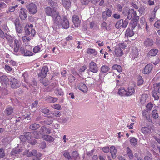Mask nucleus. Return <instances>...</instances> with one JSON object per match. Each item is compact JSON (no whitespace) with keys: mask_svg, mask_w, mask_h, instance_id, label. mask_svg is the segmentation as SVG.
Instances as JSON below:
<instances>
[{"mask_svg":"<svg viewBox=\"0 0 160 160\" xmlns=\"http://www.w3.org/2000/svg\"><path fill=\"white\" fill-rule=\"evenodd\" d=\"M123 13L125 15L128 14L127 19L129 20L132 18L133 20H137L139 19V17L136 16V12L133 9H131L128 10L127 8V10H124Z\"/></svg>","mask_w":160,"mask_h":160,"instance_id":"obj_1","label":"nucleus"},{"mask_svg":"<svg viewBox=\"0 0 160 160\" xmlns=\"http://www.w3.org/2000/svg\"><path fill=\"white\" fill-rule=\"evenodd\" d=\"M21 45V42L20 40L16 39L14 40V43L11 46L12 48L13 49L14 54L16 55H18L17 53Z\"/></svg>","mask_w":160,"mask_h":160,"instance_id":"obj_2","label":"nucleus"},{"mask_svg":"<svg viewBox=\"0 0 160 160\" xmlns=\"http://www.w3.org/2000/svg\"><path fill=\"white\" fill-rule=\"evenodd\" d=\"M45 11L47 15L51 16L52 18L58 12L52 6L51 8L49 7H46Z\"/></svg>","mask_w":160,"mask_h":160,"instance_id":"obj_3","label":"nucleus"},{"mask_svg":"<svg viewBox=\"0 0 160 160\" xmlns=\"http://www.w3.org/2000/svg\"><path fill=\"white\" fill-rule=\"evenodd\" d=\"M19 16L20 19L22 20H25L28 16V12L26 10L21 8L19 12Z\"/></svg>","mask_w":160,"mask_h":160,"instance_id":"obj_4","label":"nucleus"},{"mask_svg":"<svg viewBox=\"0 0 160 160\" xmlns=\"http://www.w3.org/2000/svg\"><path fill=\"white\" fill-rule=\"evenodd\" d=\"M64 17L62 16L61 17L58 12L52 18L54 22L58 26L62 21L63 17Z\"/></svg>","mask_w":160,"mask_h":160,"instance_id":"obj_5","label":"nucleus"},{"mask_svg":"<svg viewBox=\"0 0 160 160\" xmlns=\"http://www.w3.org/2000/svg\"><path fill=\"white\" fill-rule=\"evenodd\" d=\"M27 8L30 12L32 14L35 13L37 11V8L36 5L33 3H31L28 5Z\"/></svg>","mask_w":160,"mask_h":160,"instance_id":"obj_6","label":"nucleus"},{"mask_svg":"<svg viewBox=\"0 0 160 160\" xmlns=\"http://www.w3.org/2000/svg\"><path fill=\"white\" fill-rule=\"evenodd\" d=\"M89 70L90 71L96 73L98 72V68L96 63L93 61H91L89 64Z\"/></svg>","mask_w":160,"mask_h":160,"instance_id":"obj_7","label":"nucleus"},{"mask_svg":"<svg viewBox=\"0 0 160 160\" xmlns=\"http://www.w3.org/2000/svg\"><path fill=\"white\" fill-rule=\"evenodd\" d=\"M123 51L119 47L116 46L114 49V52L113 54L115 57H119L122 56L123 54Z\"/></svg>","mask_w":160,"mask_h":160,"instance_id":"obj_8","label":"nucleus"},{"mask_svg":"<svg viewBox=\"0 0 160 160\" xmlns=\"http://www.w3.org/2000/svg\"><path fill=\"white\" fill-rule=\"evenodd\" d=\"M58 26L62 27L63 28L67 29L69 27V21L65 17H63V19L62 21L61 22L60 24Z\"/></svg>","mask_w":160,"mask_h":160,"instance_id":"obj_9","label":"nucleus"},{"mask_svg":"<svg viewBox=\"0 0 160 160\" xmlns=\"http://www.w3.org/2000/svg\"><path fill=\"white\" fill-rule=\"evenodd\" d=\"M10 84L11 87L13 88H17L19 87L20 83L19 81L13 78H10Z\"/></svg>","mask_w":160,"mask_h":160,"instance_id":"obj_10","label":"nucleus"},{"mask_svg":"<svg viewBox=\"0 0 160 160\" xmlns=\"http://www.w3.org/2000/svg\"><path fill=\"white\" fill-rule=\"evenodd\" d=\"M31 154L33 160H40L41 159L42 154L39 152H38L36 150H33Z\"/></svg>","mask_w":160,"mask_h":160,"instance_id":"obj_11","label":"nucleus"},{"mask_svg":"<svg viewBox=\"0 0 160 160\" xmlns=\"http://www.w3.org/2000/svg\"><path fill=\"white\" fill-rule=\"evenodd\" d=\"M22 76L23 77L24 79V81L27 83L28 84V85H30L31 86H32V87H34V86H36L37 85V83L36 81L33 80L31 82H30V80H29V81H27V78L28 76V73L26 72H25L24 73L22 74Z\"/></svg>","mask_w":160,"mask_h":160,"instance_id":"obj_12","label":"nucleus"},{"mask_svg":"<svg viewBox=\"0 0 160 160\" xmlns=\"http://www.w3.org/2000/svg\"><path fill=\"white\" fill-rule=\"evenodd\" d=\"M39 132L42 137L44 135L49 134L51 133V130L49 128L43 126L41 128Z\"/></svg>","mask_w":160,"mask_h":160,"instance_id":"obj_13","label":"nucleus"},{"mask_svg":"<svg viewBox=\"0 0 160 160\" xmlns=\"http://www.w3.org/2000/svg\"><path fill=\"white\" fill-rule=\"evenodd\" d=\"M20 52L22 54L26 56H31L33 55L32 52L25 49L23 47L20 48Z\"/></svg>","mask_w":160,"mask_h":160,"instance_id":"obj_14","label":"nucleus"},{"mask_svg":"<svg viewBox=\"0 0 160 160\" xmlns=\"http://www.w3.org/2000/svg\"><path fill=\"white\" fill-rule=\"evenodd\" d=\"M153 66L151 64H148L142 70V72L144 74H148L151 72Z\"/></svg>","mask_w":160,"mask_h":160,"instance_id":"obj_15","label":"nucleus"},{"mask_svg":"<svg viewBox=\"0 0 160 160\" xmlns=\"http://www.w3.org/2000/svg\"><path fill=\"white\" fill-rule=\"evenodd\" d=\"M27 27L25 28V33L27 35H30L32 37H34L36 32L34 29H31V28H27Z\"/></svg>","mask_w":160,"mask_h":160,"instance_id":"obj_16","label":"nucleus"},{"mask_svg":"<svg viewBox=\"0 0 160 160\" xmlns=\"http://www.w3.org/2000/svg\"><path fill=\"white\" fill-rule=\"evenodd\" d=\"M48 71V68L46 66L43 67L41 72L38 74V76L41 78H45L47 75V73Z\"/></svg>","mask_w":160,"mask_h":160,"instance_id":"obj_17","label":"nucleus"},{"mask_svg":"<svg viewBox=\"0 0 160 160\" xmlns=\"http://www.w3.org/2000/svg\"><path fill=\"white\" fill-rule=\"evenodd\" d=\"M110 151L112 158H116L117 152V150L116 148L114 146H112L110 148Z\"/></svg>","mask_w":160,"mask_h":160,"instance_id":"obj_18","label":"nucleus"},{"mask_svg":"<svg viewBox=\"0 0 160 160\" xmlns=\"http://www.w3.org/2000/svg\"><path fill=\"white\" fill-rule=\"evenodd\" d=\"M139 51L136 48H133L131 53V56L133 59L138 58V57Z\"/></svg>","mask_w":160,"mask_h":160,"instance_id":"obj_19","label":"nucleus"},{"mask_svg":"<svg viewBox=\"0 0 160 160\" xmlns=\"http://www.w3.org/2000/svg\"><path fill=\"white\" fill-rule=\"evenodd\" d=\"M72 20L75 26L76 27H78L80 23V20L79 19L78 17L76 15L73 16Z\"/></svg>","mask_w":160,"mask_h":160,"instance_id":"obj_20","label":"nucleus"},{"mask_svg":"<svg viewBox=\"0 0 160 160\" xmlns=\"http://www.w3.org/2000/svg\"><path fill=\"white\" fill-rule=\"evenodd\" d=\"M135 92L134 88L132 86L128 87L126 90V96H129L132 95Z\"/></svg>","mask_w":160,"mask_h":160,"instance_id":"obj_21","label":"nucleus"},{"mask_svg":"<svg viewBox=\"0 0 160 160\" xmlns=\"http://www.w3.org/2000/svg\"><path fill=\"white\" fill-rule=\"evenodd\" d=\"M154 44V42L153 40L149 38L146 39L145 41L144 44L147 47L152 46Z\"/></svg>","mask_w":160,"mask_h":160,"instance_id":"obj_22","label":"nucleus"},{"mask_svg":"<svg viewBox=\"0 0 160 160\" xmlns=\"http://www.w3.org/2000/svg\"><path fill=\"white\" fill-rule=\"evenodd\" d=\"M78 88L83 92H86L88 88L83 83H80L78 86Z\"/></svg>","mask_w":160,"mask_h":160,"instance_id":"obj_23","label":"nucleus"},{"mask_svg":"<svg viewBox=\"0 0 160 160\" xmlns=\"http://www.w3.org/2000/svg\"><path fill=\"white\" fill-rule=\"evenodd\" d=\"M62 4L66 8H68L71 6V2L70 0H62Z\"/></svg>","mask_w":160,"mask_h":160,"instance_id":"obj_24","label":"nucleus"},{"mask_svg":"<svg viewBox=\"0 0 160 160\" xmlns=\"http://www.w3.org/2000/svg\"><path fill=\"white\" fill-rule=\"evenodd\" d=\"M148 95L147 94L144 93L142 94L140 97V102L141 104H144L148 98Z\"/></svg>","mask_w":160,"mask_h":160,"instance_id":"obj_25","label":"nucleus"},{"mask_svg":"<svg viewBox=\"0 0 160 160\" xmlns=\"http://www.w3.org/2000/svg\"><path fill=\"white\" fill-rule=\"evenodd\" d=\"M158 52V50L157 49H152L148 52V57L154 56L156 55Z\"/></svg>","mask_w":160,"mask_h":160,"instance_id":"obj_26","label":"nucleus"},{"mask_svg":"<svg viewBox=\"0 0 160 160\" xmlns=\"http://www.w3.org/2000/svg\"><path fill=\"white\" fill-rule=\"evenodd\" d=\"M112 14V11L109 9H107L106 11H104L102 13V16L104 19L107 18L106 16L108 17H110Z\"/></svg>","mask_w":160,"mask_h":160,"instance_id":"obj_27","label":"nucleus"},{"mask_svg":"<svg viewBox=\"0 0 160 160\" xmlns=\"http://www.w3.org/2000/svg\"><path fill=\"white\" fill-rule=\"evenodd\" d=\"M0 80L1 83L6 85L8 81V79L6 75H2L0 76Z\"/></svg>","mask_w":160,"mask_h":160,"instance_id":"obj_28","label":"nucleus"},{"mask_svg":"<svg viewBox=\"0 0 160 160\" xmlns=\"http://www.w3.org/2000/svg\"><path fill=\"white\" fill-rule=\"evenodd\" d=\"M118 94L120 96H126V90L123 87H121L118 89Z\"/></svg>","mask_w":160,"mask_h":160,"instance_id":"obj_29","label":"nucleus"},{"mask_svg":"<svg viewBox=\"0 0 160 160\" xmlns=\"http://www.w3.org/2000/svg\"><path fill=\"white\" fill-rule=\"evenodd\" d=\"M142 132L144 134H150L151 133V128L148 127H143L142 128Z\"/></svg>","mask_w":160,"mask_h":160,"instance_id":"obj_30","label":"nucleus"},{"mask_svg":"<svg viewBox=\"0 0 160 160\" xmlns=\"http://www.w3.org/2000/svg\"><path fill=\"white\" fill-rule=\"evenodd\" d=\"M109 69V68L108 66L105 65L102 66L101 68V71L103 73H108Z\"/></svg>","mask_w":160,"mask_h":160,"instance_id":"obj_31","label":"nucleus"},{"mask_svg":"<svg viewBox=\"0 0 160 160\" xmlns=\"http://www.w3.org/2000/svg\"><path fill=\"white\" fill-rule=\"evenodd\" d=\"M32 138H38L41 136V134L39 131H34L32 132Z\"/></svg>","mask_w":160,"mask_h":160,"instance_id":"obj_32","label":"nucleus"},{"mask_svg":"<svg viewBox=\"0 0 160 160\" xmlns=\"http://www.w3.org/2000/svg\"><path fill=\"white\" fill-rule=\"evenodd\" d=\"M130 142L131 145L132 146H135L138 143V140L137 139L134 137H130L129 138Z\"/></svg>","mask_w":160,"mask_h":160,"instance_id":"obj_33","label":"nucleus"},{"mask_svg":"<svg viewBox=\"0 0 160 160\" xmlns=\"http://www.w3.org/2000/svg\"><path fill=\"white\" fill-rule=\"evenodd\" d=\"M42 138L44 140L49 142H52L54 140V139L52 137L47 135H43Z\"/></svg>","mask_w":160,"mask_h":160,"instance_id":"obj_34","label":"nucleus"},{"mask_svg":"<svg viewBox=\"0 0 160 160\" xmlns=\"http://www.w3.org/2000/svg\"><path fill=\"white\" fill-rule=\"evenodd\" d=\"M126 152L129 158L132 160L133 158V155L132 151L128 147L127 148Z\"/></svg>","mask_w":160,"mask_h":160,"instance_id":"obj_35","label":"nucleus"},{"mask_svg":"<svg viewBox=\"0 0 160 160\" xmlns=\"http://www.w3.org/2000/svg\"><path fill=\"white\" fill-rule=\"evenodd\" d=\"M87 52L88 54H92L95 56L98 53L97 52L95 49L92 48H88L87 51Z\"/></svg>","mask_w":160,"mask_h":160,"instance_id":"obj_36","label":"nucleus"},{"mask_svg":"<svg viewBox=\"0 0 160 160\" xmlns=\"http://www.w3.org/2000/svg\"><path fill=\"white\" fill-rule=\"evenodd\" d=\"M137 85L139 86L142 85L143 83V80L142 76H138L137 78Z\"/></svg>","mask_w":160,"mask_h":160,"instance_id":"obj_37","label":"nucleus"},{"mask_svg":"<svg viewBox=\"0 0 160 160\" xmlns=\"http://www.w3.org/2000/svg\"><path fill=\"white\" fill-rule=\"evenodd\" d=\"M113 69L117 70L118 72H120L122 71V69L121 66L120 65L115 64L112 67Z\"/></svg>","mask_w":160,"mask_h":160,"instance_id":"obj_38","label":"nucleus"},{"mask_svg":"<svg viewBox=\"0 0 160 160\" xmlns=\"http://www.w3.org/2000/svg\"><path fill=\"white\" fill-rule=\"evenodd\" d=\"M40 127V125L38 124L34 123L31 125L29 126V128L32 130H36Z\"/></svg>","mask_w":160,"mask_h":160,"instance_id":"obj_39","label":"nucleus"},{"mask_svg":"<svg viewBox=\"0 0 160 160\" xmlns=\"http://www.w3.org/2000/svg\"><path fill=\"white\" fill-rule=\"evenodd\" d=\"M13 109L12 107L8 106L6 109V113L8 115L12 114L13 112Z\"/></svg>","mask_w":160,"mask_h":160,"instance_id":"obj_40","label":"nucleus"},{"mask_svg":"<svg viewBox=\"0 0 160 160\" xmlns=\"http://www.w3.org/2000/svg\"><path fill=\"white\" fill-rule=\"evenodd\" d=\"M52 122V121L50 118H48L47 119L45 120L44 122H41V123L42 124H46L47 125H50Z\"/></svg>","mask_w":160,"mask_h":160,"instance_id":"obj_41","label":"nucleus"},{"mask_svg":"<svg viewBox=\"0 0 160 160\" xmlns=\"http://www.w3.org/2000/svg\"><path fill=\"white\" fill-rule=\"evenodd\" d=\"M154 89L157 91L158 90V93H160V83H156L153 85Z\"/></svg>","mask_w":160,"mask_h":160,"instance_id":"obj_42","label":"nucleus"},{"mask_svg":"<svg viewBox=\"0 0 160 160\" xmlns=\"http://www.w3.org/2000/svg\"><path fill=\"white\" fill-rule=\"evenodd\" d=\"M42 47V46L41 45L35 46L33 49V52L35 53H36L40 52Z\"/></svg>","mask_w":160,"mask_h":160,"instance_id":"obj_43","label":"nucleus"},{"mask_svg":"<svg viewBox=\"0 0 160 160\" xmlns=\"http://www.w3.org/2000/svg\"><path fill=\"white\" fill-rule=\"evenodd\" d=\"M16 31L18 34L21 33L23 31V28L20 26L19 25L15 27Z\"/></svg>","mask_w":160,"mask_h":160,"instance_id":"obj_44","label":"nucleus"},{"mask_svg":"<svg viewBox=\"0 0 160 160\" xmlns=\"http://www.w3.org/2000/svg\"><path fill=\"white\" fill-rule=\"evenodd\" d=\"M48 101L50 103L55 102L58 100L57 98L52 97L50 96L48 97Z\"/></svg>","mask_w":160,"mask_h":160,"instance_id":"obj_45","label":"nucleus"},{"mask_svg":"<svg viewBox=\"0 0 160 160\" xmlns=\"http://www.w3.org/2000/svg\"><path fill=\"white\" fill-rule=\"evenodd\" d=\"M134 34V32L132 30L127 29L126 31V35L130 37L132 36Z\"/></svg>","mask_w":160,"mask_h":160,"instance_id":"obj_46","label":"nucleus"},{"mask_svg":"<svg viewBox=\"0 0 160 160\" xmlns=\"http://www.w3.org/2000/svg\"><path fill=\"white\" fill-rule=\"evenodd\" d=\"M22 149H13L12 151L11 152V154L12 155H14L15 154H17L19 153V152H22Z\"/></svg>","mask_w":160,"mask_h":160,"instance_id":"obj_47","label":"nucleus"},{"mask_svg":"<svg viewBox=\"0 0 160 160\" xmlns=\"http://www.w3.org/2000/svg\"><path fill=\"white\" fill-rule=\"evenodd\" d=\"M24 135L27 140L30 141L32 139V134L31 132H26L24 133Z\"/></svg>","mask_w":160,"mask_h":160,"instance_id":"obj_48","label":"nucleus"},{"mask_svg":"<svg viewBox=\"0 0 160 160\" xmlns=\"http://www.w3.org/2000/svg\"><path fill=\"white\" fill-rule=\"evenodd\" d=\"M123 24V20L121 19L115 25L116 27L117 28H119L121 27H122Z\"/></svg>","mask_w":160,"mask_h":160,"instance_id":"obj_49","label":"nucleus"},{"mask_svg":"<svg viewBox=\"0 0 160 160\" xmlns=\"http://www.w3.org/2000/svg\"><path fill=\"white\" fill-rule=\"evenodd\" d=\"M157 92V91L155 89H154L152 92V95L154 97L155 100H158L159 98V97L158 95Z\"/></svg>","mask_w":160,"mask_h":160,"instance_id":"obj_50","label":"nucleus"},{"mask_svg":"<svg viewBox=\"0 0 160 160\" xmlns=\"http://www.w3.org/2000/svg\"><path fill=\"white\" fill-rule=\"evenodd\" d=\"M152 115L153 117L155 118H158V114L157 111L155 109L152 112Z\"/></svg>","mask_w":160,"mask_h":160,"instance_id":"obj_51","label":"nucleus"},{"mask_svg":"<svg viewBox=\"0 0 160 160\" xmlns=\"http://www.w3.org/2000/svg\"><path fill=\"white\" fill-rule=\"evenodd\" d=\"M18 5H16L15 6H10L8 8V11L9 12H13L15 9V8L18 7Z\"/></svg>","mask_w":160,"mask_h":160,"instance_id":"obj_52","label":"nucleus"},{"mask_svg":"<svg viewBox=\"0 0 160 160\" xmlns=\"http://www.w3.org/2000/svg\"><path fill=\"white\" fill-rule=\"evenodd\" d=\"M64 156L68 158V160L71 159V157L69 153L67 151H65L63 153Z\"/></svg>","mask_w":160,"mask_h":160,"instance_id":"obj_53","label":"nucleus"},{"mask_svg":"<svg viewBox=\"0 0 160 160\" xmlns=\"http://www.w3.org/2000/svg\"><path fill=\"white\" fill-rule=\"evenodd\" d=\"M101 28L103 30H106L107 29L106 23L103 22L101 24Z\"/></svg>","mask_w":160,"mask_h":160,"instance_id":"obj_54","label":"nucleus"},{"mask_svg":"<svg viewBox=\"0 0 160 160\" xmlns=\"http://www.w3.org/2000/svg\"><path fill=\"white\" fill-rule=\"evenodd\" d=\"M41 111L42 113H44L45 114H47L48 113H49V112H50L48 109L44 108H42Z\"/></svg>","mask_w":160,"mask_h":160,"instance_id":"obj_55","label":"nucleus"},{"mask_svg":"<svg viewBox=\"0 0 160 160\" xmlns=\"http://www.w3.org/2000/svg\"><path fill=\"white\" fill-rule=\"evenodd\" d=\"M9 41V43L12 42L13 41V39L11 36L7 34H6L5 37Z\"/></svg>","mask_w":160,"mask_h":160,"instance_id":"obj_56","label":"nucleus"},{"mask_svg":"<svg viewBox=\"0 0 160 160\" xmlns=\"http://www.w3.org/2000/svg\"><path fill=\"white\" fill-rule=\"evenodd\" d=\"M52 108L55 109L60 110L61 109L60 105L58 104H54L52 106Z\"/></svg>","mask_w":160,"mask_h":160,"instance_id":"obj_57","label":"nucleus"},{"mask_svg":"<svg viewBox=\"0 0 160 160\" xmlns=\"http://www.w3.org/2000/svg\"><path fill=\"white\" fill-rule=\"evenodd\" d=\"M117 47H119L120 48H121L123 50L125 49L126 48V44L124 43H121L119 44L118 46Z\"/></svg>","mask_w":160,"mask_h":160,"instance_id":"obj_58","label":"nucleus"},{"mask_svg":"<svg viewBox=\"0 0 160 160\" xmlns=\"http://www.w3.org/2000/svg\"><path fill=\"white\" fill-rule=\"evenodd\" d=\"M102 150L104 152L106 153H108L109 152L110 148L109 147H105L102 148Z\"/></svg>","mask_w":160,"mask_h":160,"instance_id":"obj_59","label":"nucleus"},{"mask_svg":"<svg viewBox=\"0 0 160 160\" xmlns=\"http://www.w3.org/2000/svg\"><path fill=\"white\" fill-rule=\"evenodd\" d=\"M154 26L158 28H160V20H158L155 22L154 24Z\"/></svg>","mask_w":160,"mask_h":160,"instance_id":"obj_60","label":"nucleus"},{"mask_svg":"<svg viewBox=\"0 0 160 160\" xmlns=\"http://www.w3.org/2000/svg\"><path fill=\"white\" fill-rule=\"evenodd\" d=\"M153 107V105L152 103H149L146 106V108L150 110H151Z\"/></svg>","mask_w":160,"mask_h":160,"instance_id":"obj_61","label":"nucleus"},{"mask_svg":"<svg viewBox=\"0 0 160 160\" xmlns=\"http://www.w3.org/2000/svg\"><path fill=\"white\" fill-rule=\"evenodd\" d=\"M72 156L74 157V159L77 158L78 157V155L77 152L76 151H74L72 153Z\"/></svg>","mask_w":160,"mask_h":160,"instance_id":"obj_62","label":"nucleus"},{"mask_svg":"<svg viewBox=\"0 0 160 160\" xmlns=\"http://www.w3.org/2000/svg\"><path fill=\"white\" fill-rule=\"evenodd\" d=\"M20 139L23 142H25L27 140L24 135L20 136Z\"/></svg>","mask_w":160,"mask_h":160,"instance_id":"obj_63","label":"nucleus"},{"mask_svg":"<svg viewBox=\"0 0 160 160\" xmlns=\"http://www.w3.org/2000/svg\"><path fill=\"white\" fill-rule=\"evenodd\" d=\"M55 93L56 94H58L59 95H62L63 94V92L60 89H58L55 91Z\"/></svg>","mask_w":160,"mask_h":160,"instance_id":"obj_64","label":"nucleus"}]
</instances>
